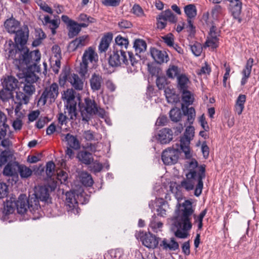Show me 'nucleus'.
<instances>
[{"label":"nucleus","instance_id":"nucleus-6","mask_svg":"<svg viewBox=\"0 0 259 259\" xmlns=\"http://www.w3.org/2000/svg\"><path fill=\"white\" fill-rule=\"evenodd\" d=\"M181 98V109L183 115L187 116V120L185 125L189 124L192 126L193 123L196 113L194 108L192 107L189 108L188 106L193 104L195 100L194 94L191 89L179 92Z\"/></svg>","mask_w":259,"mask_h":259},{"label":"nucleus","instance_id":"nucleus-11","mask_svg":"<svg viewBox=\"0 0 259 259\" xmlns=\"http://www.w3.org/2000/svg\"><path fill=\"white\" fill-rule=\"evenodd\" d=\"M58 85L56 83H53L47 87L38 100V103L44 105L47 102L50 103L54 102L58 96Z\"/></svg>","mask_w":259,"mask_h":259},{"label":"nucleus","instance_id":"nucleus-30","mask_svg":"<svg viewBox=\"0 0 259 259\" xmlns=\"http://www.w3.org/2000/svg\"><path fill=\"white\" fill-rule=\"evenodd\" d=\"M19 163L16 162L8 163L4 167L3 174L6 176H17Z\"/></svg>","mask_w":259,"mask_h":259},{"label":"nucleus","instance_id":"nucleus-26","mask_svg":"<svg viewBox=\"0 0 259 259\" xmlns=\"http://www.w3.org/2000/svg\"><path fill=\"white\" fill-rule=\"evenodd\" d=\"M62 141L67 143L68 147L74 150H77L80 148V144L77 138L74 136L67 134L62 135Z\"/></svg>","mask_w":259,"mask_h":259},{"label":"nucleus","instance_id":"nucleus-64","mask_svg":"<svg viewBox=\"0 0 259 259\" xmlns=\"http://www.w3.org/2000/svg\"><path fill=\"white\" fill-rule=\"evenodd\" d=\"M132 12L139 17L144 16V12L142 8L138 5H135L132 9Z\"/></svg>","mask_w":259,"mask_h":259},{"label":"nucleus","instance_id":"nucleus-35","mask_svg":"<svg viewBox=\"0 0 259 259\" xmlns=\"http://www.w3.org/2000/svg\"><path fill=\"white\" fill-rule=\"evenodd\" d=\"M246 99V97L245 95L240 94L236 101L234 109L235 111L238 115H241L244 110Z\"/></svg>","mask_w":259,"mask_h":259},{"label":"nucleus","instance_id":"nucleus-19","mask_svg":"<svg viewBox=\"0 0 259 259\" xmlns=\"http://www.w3.org/2000/svg\"><path fill=\"white\" fill-rule=\"evenodd\" d=\"M156 139L161 144H168L173 139V132L171 129L163 128L159 131Z\"/></svg>","mask_w":259,"mask_h":259},{"label":"nucleus","instance_id":"nucleus-45","mask_svg":"<svg viewBox=\"0 0 259 259\" xmlns=\"http://www.w3.org/2000/svg\"><path fill=\"white\" fill-rule=\"evenodd\" d=\"M81 183L86 186H91L93 184V180L90 175L85 172H82L80 175Z\"/></svg>","mask_w":259,"mask_h":259},{"label":"nucleus","instance_id":"nucleus-42","mask_svg":"<svg viewBox=\"0 0 259 259\" xmlns=\"http://www.w3.org/2000/svg\"><path fill=\"white\" fill-rule=\"evenodd\" d=\"M13 154V151L11 149L2 150L0 148V166L6 163Z\"/></svg>","mask_w":259,"mask_h":259},{"label":"nucleus","instance_id":"nucleus-16","mask_svg":"<svg viewBox=\"0 0 259 259\" xmlns=\"http://www.w3.org/2000/svg\"><path fill=\"white\" fill-rule=\"evenodd\" d=\"M156 20L157 28L162 29L166 26L167 21L174 23L176 22L177 18L170 10H167L158 15Z\"/></svg>","mask_w":259,"mask_h":259},{"label":"nucleus","instance_id":"nucleus-41","mask_svg":"<svg viewBox=\"0 0 259 259\" xmlns=\"http://www.w3.org/2000/svg\"><path fill=\"white\" fill-rule=\"evenodd\" d=\"M170 230L173 232L176 237H178V217L176 214L174 217L168 221Z\"/></svg>","mask_w":259,"mask_h":259},{"label":"nucleus","instance_id":"nucleus-10","mask_svg":"<svg viewBox=\"0 0 259 259\" xmlns=\"http://www.w3.org/2000/svg\"><path fill=\"white\" fill-rule=\"evenodd\" d=\"M98 60V55L95 50L92 47H89L83 54L79 70V74L82 76H84L88 72V64L90 63L96 62Z\"/></svg>","mask_w":259,"mask_h":259},{"label":"nucleus","instance_id":"nucleus-46","mask_svg":"<svg viewBox=\"0 0 259 259\" xmlns=\"http://www.w3.org/2000/svg\"><path fill=\"white\" fill-rule=\"evenodd\" d=\"M68 26L69 27V35L74 36L78 34L80 31V27L79 24L75 21H73Z\"/></svg>","mask_w":259,"mask_h":259},{"label":"nucleus","instance_id":"nucleus-54","mask_svg":"<svg viewBox=\"0 0 259 259\" xmlns=\"http://www.w3.org/2000/svg\"><path fill=\"white\" fill-rule=\"evenodd\" d=\"M52 56L51 59H61V53L60 47L57 45L53 46L52 48Z\"/></svg>","mask_w":259,"mask_h":259},{"label":"nucleus","instance_id":"nucleus-17","mask_svg":"<svg viewBox=\"0 0 259 259\" xmlns=\"http://www.w3.org/2000/svg\"><path fill=\"white\" fill-rule=\"evenodd\" d=\"M149 207L155 211L157 215L164 217L166 215L167 204L162 198H156L155 201H151L149 204Z\"/></svg>","mask_w":259,"mask_h":259},{"label":"nucleus","instance_id":"nucleus-49","mask_svg":"<svg viewBox=\"0 0 259 259\" xmlns=\"http://www.w3.org/2000/svg\"><path fill=\"white\" fill-rule=\"evenodd\" d=\"M23 91L30 98L35 92V87L30 82H25L23 87Z\"/></svg>","mask_w":259,"mask_h":259},{"label":"nucleus","instance_id":"nucleus-50","mask_svg":"<svg viewBox=\"0 0 259 259\" xmlns=\"http://www.w3.org/2000/svg\"><path fill=\"white\" fill-rule=\"evenodd\" d=\"M16 98L20 104H26L29 101V97L21 92H16Z\"/></svg>","mask_w":259,"mask_h":259},{"label":"nucleus","instance_id":"nucleus-37","mask_svg":"<svg viewBox=\"0 0 259 259\" xmlns=\"http://www.w3.org/2000/svg\"><path fill=\"white\" fill-rule=\"evenodd\" d=\"M64 114L69 119L74 120L76 118V104L65 105Z\"/></svg>","mask_w":259,"mask_h":259},{"label":"nucleus","instance_id":"nucleus-60","mask_svg":"<svg viewBox=\"0 0 259 259\" xmlns=\"http://www.w3.org/2000/svg\"><path fill=\"white\" fill-rule=\"evenodd\" d=\"M167 84L166 79L164 76H158L156 79V85L159 90H162L165 88Z\"/></svg>","mask_w":259,"mask_h":259},{"label":"nucleus","instance_id":"nucleus-39","mask_svg":"<svg viewBox=\"0 0 259 259\" xmlns=\"http://www.w3.org/2000/svg\"><path fill=\"white\" fill-rule=\"evenodd\" d=\"M18 172L19 173L22 179H26L30 177L32 174V170L24 164H19Z\"/></svg>","mask_w":259,"mask_h":259},{"label":"nucleus","instance_id":"nucleus-18","mask_svg":"<svg viewBox=\"0 0 259 259\" xmlns=\"http://www.w3.org/2000/svg\"><path fill=\"white\" fill-rule=\"evenodd\" d=\"M170 192L173 194L175 198L177 200V204L176 207H178V184L176 182H170L168 183L167 186H164L163 187H161L160 190H158V193L160 196L162 197L163 195H165V197L167 199L166 193Z\"/></svg>","mask_w":259,"mask_h":259},{"label":"nucleus","instance_id":"nucleus-34","mask_svg":"<svg viewBox=\"0 0 259 259\" xmlns=\"http://www.w3.org/2000/svg\"><path fill=\"white\" fill-rule=\"evenodd\" d=\"M62 99L65 101V105L76 104L75 101V92L72 89H67L64 91Z\"/></svg>","mask_w":259,"mask_h":259},{"label":"nucleus","instance_id":"nucleus-44","mask_svg":"<svg viewBox=\"0 0 259 259\" xmlns=\"http://www.w3.org/2000/svg\"><path fill=\"white\" fill-rule=\"evenodd\" d=\"M134 48H135L136 54L145 52L146 50V43L142 39H136L135 41Z\"/></svg>","mask_w":259,"mask_h":259},{"label":"nucleus","instance_id":"nucleus-57","mask_svg":"<svg viewBox=\"0 0 259 259\" xmlns=\"http://www.w3.org/2000/svg\"><path fill=\"white\" fill-rule=\"evenodd\" d=\"M30 71L31 72L26 75L25 80V82H30L31 83L33 84L37 80L38 77L34 74V72L35 71Z\"/></svg>","mask_w":259,"mask_h":259},{"label":"nucleus","instance_id":"nucleus-23","mask_svg":"<svg viewBox=\"0 0 259 259\" xmlns=\"http://www.w3.org/2000/svg\"><path fill=\"white\" fill-rule=\"evenodd\" d=\"M230 2L229 9L235 19H238L241 12V0H228Z\"/></svg>","mask_w":259,"mask_h":259},{"label":"nucleus","instance_id":"nucleus-61","mask_svg":"<svg viewBox=\"0 0 259 259\" xmlns=\"http://www.w3.org/2000/svg\"><path fill=\"white\" fill-rule=\"evenodd\" d=\"M76 42L78 44V46L79 48H81L85 45H87L89 41V37L87 35H84L81 36H80L75 39Z\"/></svg>","mask_w":259,"mask_h":259},{"label":"nucleus","instance_id":"nucleus-27","mask_svg":"<svg viewBox=\"0 0 259 259\" xmlns=\"http://www.w3.org/2000/svg\"><path fill=\"white\" fill-rule=\"evenodd\" d=\"M191 85L192 82L188 75L179 72V92L191 89Z\"/></svg>","mask_w":259,"mask_h":259},{"label":"nucleus","instance_id":"nucleus-8","mask_svg":"<svg viewBox=\"0 0 259 259\" xmlns=\"http://www.w3.org/2000/svg\"><path fill=\"white\" fill-rule=\"evenodd\" d=\"M66 204L68 212L77 214L79 212L78 207V201L79 198L83 197V190L81 187L78 190H73L66 193Z\"/></svg>","mask_w":259,"mask_h":259},{"label":"nucleus","instance_id":"nucleus-43","mask_svg":"<svg viewBox=\"0 0 259 259\" xmlns=\"http://www.w3.org/2000/svg\"><path fill=\"white\" fill-rule=\"evenodd\" d=\"M123 255L122 250L120 249H112L109 250L104 255L105 258H120Z\"/></svg>","mask_w":259,"mask_h":259},{"label":"nucleus","instance_id":"nucleus-40","mask_svg":"<svg viewBox=\"0 0 259 259\" xmlns=\"http://www.w3.org/2000/svg\"><path fill=\"white\" fill-rule=\"evenodd\" d=\"M15 208V200L14 199L11 198L4 203L3 212L6 214L12 213Z\"/></svg>","mask_w":259,"mask_h":259},{"label":"nucleus","instance_id":"nucleus-22","mask_svg":"<svg viewBox=\"0 0 259 259\" xmlns=\"http://www.w3.org/2000/svg\"><path fill=\"white\" fill-rule=\"evenodd\" d=\"M197 176L196 171H189L186 174L187 179L181 183V186L187 191H190L194 189V182L193 179Z\"/></svg>","mask_w":259,"mask_h":259},{"label":"nucleus","instance_id":"nucleus-21","mask_svg":"<svg viewBox=\"0 0 259 259\" xmlns=\"http://www.w3.org/2000/svg\"><path fill=\"white\" fill-rule=\"evenodd\" d=\"M49 196V188L47 186H37L35 187L34 196H31V198H36L38 201L40 199L41 201H47Z\"/></svg>","mask_w":259,"mask_h":259},{"label":"nucleus","instance_id":"nucleus-53","mask_svg":"<svg viewBox=\"0 0 259 259\" xmlns=\"http://www.w3.org/2000/svg\"><path fill=\"white\" fill-rule=\"evenodd\" d=\"M149 226L153 231L154 232H158L161 231V229L163 227V224L160 222L156 221L155 219H153L151 221Z\"/></svg>","mask_w":259,"mask_h":259},{"label":"nucleus","instance_id":"nucleus-29","mask_svg":"<svg viewBox=\"0 0 259 259\" xmlns=\"http://www.w3.org/2000/svg\"><path fill=\"white\" fill-rule=\"evenodd\" d=\"M205 177V167L201 166L199 168V172L198 174V184L195 189L194 195L199 196L202 193L203 186L202 179Z\"/></svg>","mask_w":259,"mask_h":259},{"label":"nucleus","instance_id":"nucleus-5","mask_svg":"<svg viewBox=\"0 0 259 259\" xmlns=\"http://www.w3.org/2000/svg\"><path fill=\"white\" fill-rule=\"evenodd\" d=\"M4 27L9 33L15 34L14 39L17 45L24 46L26 44L29 34L27 26L21 27L19 21L11 18L6 20Z\"/></svg>","mask_w":259,"mask_h":259},{"label":"nucleus","instance_id":"nucleus-14","mask_svg":"<svg viewBox=\"0 0 259 259\" xmlns=\"http://www.w3.org/2000/svg\"><path fill=\"white\" fill-rule=\"evenodd\" d=\"M109 62L111 66L114 67L119 66L122 64H127L128 59L126 52L121 49L114 50L110 57Z\"/></svg>","mask_w":259,"mask_h":259},{"label":"nucleus","instance_id":"nucleus-12","mask_svg":"<svg viewBox=\"0 0 259 259\" xmlns=\"http://www.w3.org/2000/svg\"><path fill=\"white\" fill-rule=\"evenodd\" d=\"M184 12L188 17L187 24L183 23L182 26L179 25V32L186 29L190 34H193L195 31V27L193 26L191 19L195 17L197 15L196 8L194 5L190 4L185 7Z\"/></svg>","mask_w":259,"mask_h":259},{"label":"nucleus","instance_id":"nucleus-48","mask_svg":"<svg viewBox=\"0 0 259 259\" xmlns=\"http://www.w3.org/2000/svg\"><path fill=\"white\" fill-rule=\"evenodd\" d=\"M116 45L120 47L121 49H127L128 45V40L125 38L120 35H118L115 39Z\"/></svg>","mask_w":259,"mask_h":259},{"label":"nucleus","instance_id":"nucleus-56","mask_svg":"<svg viewBox=\"0 0 259 259\" xmlns=\"http://www.w3.org/2000/svg\"><path fill=\"white\" fill-rule=\"evenodd\" d=\"M205 44L207 47H211L213 49H215L218 47V38L208 37Z\"/></svg>","mask_w":259,"mask_h":259},{"label":"nucleus","instance_id":"nucleus-31","mask_svg":"<svg viewBox=\"0 0 259 259\" xmlns=\"http://www.w3.org/2000/svg\"><path fill=\"white\" fill-rule=\"evenodd\" d=\"M68 81L71 84V85L77 90H82L83 87V82L78 77V76L75 74H71L69 77Z\"/></svg>","mask_w":259,"mask_h":259},{"label":"nucleus","instance_id":"nucleus-32","mask_svg":"<svg viewBox=\"0 0 259 259\" xmlns=\"http://www.w3.org/2000/svg\"><path fill=\"white\" fill-rule=\"evenodd\" d=\"M160 246L165 250H175L178 248V244L174 238L170 239H163L160 244Z\"/></svg>","mask_w":259,"mask_h":259},{"label":"nucleus","instance_id":"nucleus-36","mask_svg":"<svg viewBox=\"0 0 259 259\" xmlns=\"http://www.w3.org/2000/svg\"><path fill=\"white\" fill-rule=\"evenodd\" d=\"M77 158L80 161L85 164H90L94 159L92 154L86 151L79 152Z\"/></svg>","mask_w":259,"mask_h":259},{"label":"nucleus","instance_id":"nucleus-33","mask_svg":"<svg viewBox=\"0 0 259 259\" xmlns=\"http://www.w3.org/2000/svg\"><path fill=\"white\" fill-rule=\"evenodd\" d=\"M17 83L18 81L15 77L13 76H8L5 78L2 82V84L3 88L12 92L16 88Z\"/></svg>","mask_w":259,"mask_h":259},{"label":"nucleus","instance_id":"nucleus-62","mask_svg":"<svg viewBox=\"0 0 259 259\" xmlns=\"http://www.w3.org/2000/svg\"><path fill=\"white\" fill-rule=\"evenodd\" d=\"M8 192L7 185L4 183H0V199L6 197Z\"/></svg>","mask_w":259,"mask_h":259},{"label":"nucleus","instance_id":"nucleus-47","mask_svg":"<svg viewBox=\"0 0 259 259\" xmlns=\"http://www.w3.org/2000/svg\"><path fill=\"white\" fill-rule=\"evenodd\" d=\"M211 72V68L208 64L205 62L204 64L202 66L200 69H198L196 70V73L198 76H206L209 75Z\"/></svg>","mask_w":259,"mask_h":259},{"label":"nucleus","instance_id":"nucleus-9","mask_svg":"<svg viewBox=\"0 0 259 259\" xmlns=\"http://www.w3.org/2000/svg\"><path fill=\"white\" fill-rule=\"evenodd\" d=\"M7 121L6 116L4 113L0 111V142L1 145L6 149H10V147L12 145L9 138L10 133L8 134L9 131V126L6 124Z\"/></svg>","mask_w":259,"mask_h":259},{"label":"nucleus","instance_id":"nucleus-63","mask_svg":"<svg viewBox=\"0 0 259 259\" xmlns=\"http://www.w3.org/2000/svg\"><path fill=\"white\" fill-rule=\"evenodd\" d=\"M60 21L58 19H53L51 20L49 27L51 29L52 33L55 34L56 33V29L59 27Z\"/></svg>","mask_w":259,"mask_h":259},{"label":"nucleus","instance_id":"nucleus-7","mask_svg":"<svg viewBox=\"0 0 259 259\" xmlns=\"http://www.w3.org/2000/svg\"><path fill=\"white\" fill-rule=\"evenodd\" d=\"M79 107L82 120L88 121L93 115H98L103 118L105 117V110L98 107L95 102L89 98H85L84 103L79 102Z\"/></svg>","mask_w":259,"mask_h":259},{"label":"nucleus","instance_id":"nucleus-20","mask_svg":"<svg viewBox=\"0 0 259 259\" xmlns=\"http://www.w3.org/2000/svg\"><path fill=\"white\" fill-rule=\"evenodd\" d=\"M150 53L152 57L157 63L161 64L167 62L168 60V56L164 51L159 50L156 48H151Z\"/></svg>","mask_w":259,"mask_h":259},{"label":"nucleus","instance_id":"nucleus-52","mask_svg":"<svg viewBox=\"0 0 259 259\" xmlns=\"http://www.w3.org/2000/svg\"><path fill=\"white\" fill-rule=\"evenodd\" d=\"M166 74L169 78L176 77L178 80V68L174 65L170 66L167 70Z\"/></svg>","mask_w":259,"mask_h":259},{"label":"nucleus","instance_id":"nucleus-15","mask_svg":"<svg viewBox=\"0 0 259 259\" xmlns=\"http://www.w3.org/2000/svg\"><path fill=\"white\" fill-rule=\"evenodd\" d=\"M136 236L137 239H140L144 246L149 248H155L159 242L157 238L150 233L139 232L136 234Z\"/></svg>","mask_w":259,"mask_h":259},{"label":"nucleus","instance_id":"nucleus-3","mask_svg":"<svg viewBox=\"0 0 259 259\" xmlns=\"http://www.w3.org/2000/svg\"><path fill=\"white\" fill-rule=\"evenodd\" d=\"M194 128L193 126H188L180 140L179 147L180 151L179 153L184 154L185 158L190 159L191 161L185 164V167L189 170V171H195L194 169L198 166V162L194 158H192L193 152L190 147V142L194 137Z\"/></svg>","mask_w":259,"mask_h":259},{"label":"nucleus","instance_id":"nucleus-55","mask_svg":"<svg viewBox=\"0 0 259 259\" xmlns=\"http://www.w3.org/2000/svg\"><path fill=\"white\" fill-rule=\"evenodd\" d=\"M191 49L193 54L196 56H200L202 50L201 44L198 42H195L192 45Z\"/></svg>","mask_w":259,"mask_h":259},{"label":"nucleus","instance_id":"nucleus-58","mask_svg":"<svg viewBox=\"0 0 259 259\" xmlns=\"http://www.w3.org/2000/svg\"><path fill=\"white\" fill-rule=\"evenodd\" d=\"M169 116L172 121L177 122L178 121V108L175 107L171 109L169 112Z\"/></svg>","mask_w":259,"mask_h":259},{"label":"nucleus","instance_id":"nucleus-2","mask_svg":"<svg viewBox=\"0 0 259 259\" xmlns=\"http://www.w3.org/2000/svg\"><path fill=\"white\" fill-rule=\"evenodd\" d=\"M194 212L192 203L186 200L179 204V238H186L192 228V217Z\"/></svg>","mask_w":259,"mask_h":259},{"label":"nucleus","instance_id":"nucleus-38","mask_svg":"<svg viewBox=\"0 0 259 259\" xmlns=\"http://www.w3.org/2000/svg\"><path fill=\"white\" fill-rule=\"evenodd\" d=\"M112 39V35L110 34H108L105 35L102 38L99 46V50L100 52H104L107 50Z\"/></svg>","mask_w":259,"mask_h":259},{"label":"nucleus","instance_id":"nucleus-51","mask_svg":"<svg viewBox=\"0 0 259 259\" xmlns=\"http://www.w3.org/2000/svg\"><path fill=\"white\" fill-rule=\"evenodd\" d=\"M12 97V92L4 88L0 90V99L3 101H7Z\"/></svg>","mask_w":259,"mask_h":259},{"label":"nucleus","instance_id":"nucleus-24","mask_svg":"<svg viewBox=\"0 0 259 259\" xmlns=\"http://www.w3.org/2000/svg\"><path fill=\"white\" fill-rule=\"evenodd\" d=\"M103 82V78L99 74H93L90 79V87L94 92L101 90Z\"/></svg>","mask_w":259,"mask_h":259},{"label":"nucleus","instance_id":"nucleus-25","mask_svg":"<svg viewBox=\"0 0 259 259\" xmlns=\"http://www.w3.org/2000/svg\"><path fill=\"white\" fill-rule=\"evenodd\" d=\"M254 60L253 58H250L246 63V65L242 71V77L241 80V84L244 85L247 82L248 79L250 76L252 67Z\"/></svg>","mask_w":259,"mask_h":259},{"label":"nucleus","instance_id":"nucleus-28","mask_svg":"<svg viewBox=\"0 0 259 259\" xmlns=\"http://www.w3.org/2000/svg\"><path fill=\"white\" fill-rule=\"evenodd\" d=\"M164 93L168 103L172 104L177 103L178 102V95L172 87L168 86L166 88Z\"/></svg>","mask_w":259,"mask_h":259},{"label":"nucleus","instance_id":"nucleus-13","mask_svg":"<svg viewBox=\"0 0 259 259\" xmlns=\"http://www.w3.org/2000/svg\"><path fill=\"white\" fill-rule=\"evenodd\" d=\"M161 158L165 165H172L178 161V145L165 150L162 153Z\"/></svg>","mask_w":259,"mask_h":259},{"label":"nucleus","instance_id":"nucleus-59","mask_svg":"<svg viewBox=\"0 0 259 259\" xmlns=\"http://www.w3.org/2000/svg\"><path fill=\"white\" fill-rule=\"evenodd\" d=\"M71 74L68 70H63L59 77V82L61 85H64L67 80L68 81L69 77Z\"/></svg>","mask_w":259,"mask_h":259},{"label":"nucleus","instance_id":"nucleus-4","mask_svg":"<svg viewBox=\"0 0 259 259\" xmlns=\"http://www.w3.org/2000/svg\"><path fill=\"white\" fill-rule=\"evenodd\" d=\"M16 208L18 213L24 214L29 211L33 215V219H39L42 216V212L36 198L29 197L27 199L25 195H21L15 201Z\"/></svg>","mask_w":259,"mask_h":259},{"label":"nucleus","instance_id":"nucleus-1","mask_svg":"<svg viewBox=\"0 0 259 259\" xmlns=\"http://www.w3.org/2000/svg\"><path fill=\"white\" fill-rule=\"evenodd\" d=\"M22 49H16V46L11 40L6 41L4 50L8 53V57L14 60V63L19 69L23 72L25 70L40 71V68L37 64L40 59L39 51L35 50L29 52L27 48L21 46Z\"/></svg>","mask_w":259,"mask_h":259}]
</instances>
